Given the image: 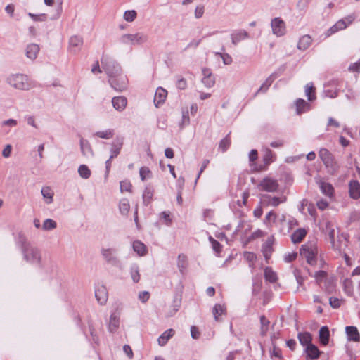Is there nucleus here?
<instances>
[{"instance_id": "nucleus-35", "label": "nucleus", "mask_w": 360, "mask_h": 360, "mask_svg": "<svg viewBox=\"0 0 360 360\" xmlns=\"http://www.w3.org/2000/svg\"><path fill=\"white\" fill-rule=\"evenodd\" d=\"M133 249L140 256H143L146 253V245L139 240H136L133 243Z\"/></svg>"}, {"instance_id": "nucleus-33", "label": "nucleus", "mask_w": 360, "mask_h": 360, "mask_svg": "<svg viewBox=\"0 0 360 360\" xmlns=\"http://www.w3.org/2000/svg\"><path fill=\"white\" fill-rule=\"evenodd\" d=\"M153 193L154 190L151 186H148L145 188L143 193V202L145 205H148L150 203Z\"/></svg>"}, {"instance_id": "nucleus-14", "label": "nucleus", "mask_w": 360, "mask_h": 360, "mask_svg": "<svg viewBox=\"0 0 360 360\" xmlns=\"http://www.w3.org/2000/svg\"><path fill=\"white\" fill-rule=\"evenodd\" d=\"M249 34L244 30H235L231 34V42L233 45H237L240 41L249 38Z\"/></svg>"}, {"instance_id": "nucleus-43", "label": "nucleus", "mask_w": 360, "mask_h": 360, "mask_svg": "<svg viewBox=\"0 0 360 360\" xmlns=\"http://www.w3.org/2000/svg\"><path fill=\"white\" fill-rule=\"evenodd\" d=\"M78 173L82 178L85 179H89L91 174V170L85 165H81L79 167Z\"/></svg>"}, {"instance_id": "nucleus-50", "label": "nucleus", "mask_w": 360, "mask_h": 360, "mask_svg": "<svg viewBox=\"0 0 360 360\" xmlns=\"http://www.w3.org/2000/svg\"><path fill=\"white\" fill-rule=\"evenodd\" d=\"M263 160L264 162L265 165H269L274 161V154L270 149L267 148L265 150V153L263 157Z\"/></svg>"}, {"instance_id": "nucleus-51", "label": "nucleus", "mask_w": 360, "mask_h": 360, "mask_svg": "<svg viewBox=\"0 0 360 360\" xmlns=\"http://www.w3.org/2000/svg\"><path fill=\"white\" fill-rule=\"evenodd\" d=\"M136 12L134 10L127 11L124 13V19L127 22H132L136 18Z\"/></svg>"}, {"instance_id": "nucleus-8", "label": "nucleus", "mask_w": 360, "mask_h": 360, "mask_svg": "<svg viewBox=\"0 0 360 360\" xmlns=\"http://www.w3.org/2000/svg\"><path fill=\"white\" fill-rule=\"evenodd\" d=\"M115 253L116 250L113 248L101 249V255L107 263L114 266L121 267V262Z\"/></svg>"}, {"instance_id": "nucleus-15", "label": "nucleus", "mask_w": 360, "mask_h": 360, "mask_svg": "<svg viewBox=\"0 0 360 360\" xmlns=\"http://www.w3.org/2000/svg\"><path fill=\"white\" fill-rule=\"evenodd\" d=\"M349 196L353 199L360 198V183L357 180H352L349 183Z\"/></svg>"}, {"instance_id": "nucleus-5", "label": "nucleus", "mask_w": 360, "mask_h": 360, "mask_svg": "<svg viewBox=\"0 0 360 360\" xmlns=\"http://www.w3.org/2000/svg\"><path fill=\"white\" fill-rule=\"evenodd\" d=\"M101 65L102 68L108 75L109 78H113L122 72L120 65L115 60L110 58L103 57L101 58Z\"/></svg>"}, {"instance_id": "nucleus-4", "label": "nucleus", "mask_w": 360, "mask_h": 360, "mask_svg": "<svg viewBox=\"0 0 360 360\" xmlns=\"http://www.w3.org/2000/svg\"><path fill=\"white\" fill-rule=\"evenodd\" d=\"M300 252L301 256L306 259L309 265L313 266L316 264L318 250L314 244L307 243L302 245Z\"/></svg>"}, {"instance_id": "nucleus-41", "label": "nucleus", "mask_w": 360, "mask_h": 360, "mask_svg": "<svg viewBox=\"0 0 360 360\" xmlns=\"http://www.w3.org/2000/svg\"><path fill=\"white\" fill-rule=\"evenodd\" d=\"M264 278L266 281L274 283L277 280L276 274L270 267H266L264 269Z\"/></svg>"}, {"instance_id": "nucleus-61", "label": "nucleus", "mask_w": 360, "mask_h": 360, "mask_svg": "<svg viewBox=\"0 0 360 360\" xmlns=\"http://www.w3.org/2000/svg\"><path fill=\"white\" fill-rule=\"evenodd\" d=\"M187 86L186 80L184 78H180L176 82V87L181 90H184Z\"/></svg>"}, {"instance_id": "nucleus-19", "label": "nucleus", "mask_w": 360, "mask_h": 360, "mask_svg": "<svg viewBox=\"0 0 360 360\" xmlns=\"http://www.w3.org/2000/svg\"><path fill=\"white\" fill-rule=\"evenodd\" d=\"M167 95V92L165 89L162 87H159L157 89L156 92L154 96V103L155 105L158 108L159 105L164 103Z\"/></svg>"}, {"instance_id": "nucleus-23", "label": "nucleus", "mask_w": 360, "mask_h": 360, "mask_svg": "<svg viewBox=\"0 0 360 360\" xmlns=\"http://www.w3.org/2000/svg\"><path fill=\"white\" fill-rule=\"evenodd\" d=\"M312 43V39L310 35H303L299 40L297 44V49L299 50L304 51L307 49Z\"/></svg>"}, {"instance_id": "nucleus-30", "label": "nucleus", "mask_w": 360, "mask_h": 360, "mask_svg": "<svg viewBox=\"0 0 360 360\" xmlns=\"http://www.w3.org/2000/svg\"><path fill=\"white\" fill-rule=\"evenodd\" d=\"M80 148L82 154L84 156H92L93 155V150L91 147L89 142L87 140L81 138L80 139Z\"/></svg>"}, {"instance_id": "nucleus-31", "label": "nucleus", "mask_w": 360, "mask_h": 360, "mask_svg": "<svg viewBox=\"0 0 360 360\" xmlns=\"http://www.w3.org/2000/svg\"><path fill=\"white\" fill-rule=\"evenodd\" d=\"M174 330L172 328L165 331L158 339V344L160 346H164L168 340L174 335Z\"/></svg>"}, {"instance_id": "nucleus-57", "label": "nucleus", "mask_w": 360, "mask_h": 360, "mask_svg": "<svg viewBox=\"0 0 360 360\" xmlns=\"http://www.w3.org/2000/svg\"><path fill=\"white\" fill-rule=\"evenodd\" d=\"M210 241L212 243V248L213 250L216 252H219L221 251V244L219 243V242H218L217 240H216L215 239H214L212 237H210Z\"/></svg>"}, {"instance_id": "nucleus-40", "label": "nucleus", "mask_w": 360, "mask_h": 360, "mask_svg": "<svg viewBox=\"0 0 360 360\" xmlns=\"http://www.w3.org/2000/svg\"><path fill=\"white\" fill-rule=\"evenodd\" d=\"M320 188L322 193L326 195L329 197H331L333 195L334 188L330 184L321 182L320 184Z\"/></svg>"}, {"instance_id": "nucleus-47", "label": "nucleus", "mask_w": 360, "mask_h": 360, "mask_svg": "<svg viewBox=\"0 0 360 360\" xmlns=\"http://www.w3.org/2000/svg\"><path fill=\"white\" fill-rule=\"evenodd\" d=\"M231 145V139L229 137V134H228L225 138H224L219 144V148L221 150L222 152H225L229 148Z\"/></svg>"}, {"instance_id": "nucleus-32", "label": "nucleus", "mask_w": 360, "mask_h": 360, "mask_svg": "<svg viewBox=\"0 0 360 360\" xmlns=\"http://www.w3.org/2000/svg\"><path fill=\"white\" fill-rule=\"evenodd\" d=\"M120 326V317L117 314L112 313L110 317L108 325L109 330L112 333L115 331Z\"/></svg>"}, {"instance_id": "nucleus-55", "label": "nucleus", "mask_w": 360, "mask_h": 360, "mask_svg": "<svg viewBox=\"0 0 360 360\" xmlns=\"http://www.w3.org/2000/svg\"><path fill=\"white\" fill-rule=\"evenodd\" d=\"M140 177L142 181H145L146 179V175L151 174L150 170L146 167H142L139 170Z\"/></svg>"}, {"instance_id": "nucleus-16", "label": "nucleus", "mask_w": 360, "mask_h": 360, "mask_svg": "<svg viewBox=\"0 0 360 360\" xmlns=\"http://www.w3.org/2000/svg\"><path fill=\"white\" fill-rule=\"evenodd\" d=\"M347 28L345 20L340 19L335 25L330 27L326 32V37H328L338 31Z\"/></svg>"}, {"instance_id": "nucleus-11", "label": "nucleus", "mask_w": 360, "mask_h": 360, "mask_svg": "<svg viewBox=\"0 0 360 360\" xmlns=\"http://www.w3.org/2000/svg\"><path fill=\"white\" fill-rule=\"evenodd\" d=\"M124 138L121 136H117L113 143H112L110 148V159L116 158L120 153L121 149L123 146Z\"/></svg>"}, {"instance_id": "nucleus-63", "label": "nucleus", "mask_w": 360, "mask_h": 360, "mask_svg": "<svg viewBox=\"0 0 360 360\" xmlns=\"http://www.w3.org/2000/svg\"><path fill=\"white\" fill-rule=\"evenodd\" d=\"M326 276H327V274L326 271H319L315 273L314 276L316 278V279L318 282H320L322 281V279H323L325 277H326Z\"/></svg>"}, {"instance_id": "nucleus-22", "label": "nucleus", "mask_w": 360, "mask_h": 360, "mask_svg": "<svg viewBox=\"0 0 360 360\" xmlns=\"http://www.w3.org/2000/svg\"><path fill=\"white\" fill-rule=\"evenodd\" d=\"M345 331L348 338V340H352L354 342H359L360 340V335L359 331L355 326H347L345 328Z\"/></svg>"}, {"instance_id": "nucleus-53", "label": "nucleus", "mask_w": 360, "mask_h": 360, "mask_svg": "<svg viewBox=\"0 0 360 360\" xmlns=\"http://www.w3.org/2000/svg\"><path fill=\"white\" fill-rule=\"evenodd\" d=\"M28 15L34 21H36V22H38V21L42 22V21H45L46 20V14L36 15V14H33L32 13H28Z\"/></svg>"}, {"instance_id": "nucleus-18", "label": "nucleus", "mask_w": 360, "mask_h": 360, "mask_svg": "<svg viewBox=\"0 0 360 360\" xmlns=\"http://www.w3.org/2000/svg\"><path fill=\"white\" fill-rule=\"evenodd\" d=\"M39 51V45L36 44H30L26 47L25 55L29 59L34 60L37 57Z\"/></svg>"}, {"instance_id": "nucleus-52", "label": "nucleus", "mask_w": 360, "mask_h": 360, "mask_svg": "<svg viewBox=\"0 0 360 360\" xmlns=\"http://www.w3.org/2000/svg\"><path fill=\"white\" fill-rule=\"evenodd\" d=\"M131 186H132L129 180H124V181H120L121 192H123V191L130 192Z\"/></svg>"}, {"instance_id": "nucleus-56", "label": "nucleus", "mask_w": 360, "mask_h": 360, "mask_svg": "<svg viewBox=\"0 0 360 360\" xmlns=\"http://www.w3.org/2000/svg\"><path fill=\"white\" fill-rule=\"evenodd\" d=\"M329 303L333 308L338 309L340 307L341 300L337 297H331L329 299Z\"/></svg>"}, {"instance_id": "nucleus-59", "label": "nucleus", "mask_w": 360, "mask_h": 360, "mask_svg": "<svg viewBox=\"0 0 360 360\" xmlns=\"http://www.w3.org/2000/svg\"><path fill=\"white\" fill-rule=\"evenodd\" d=\"M149 298H150V293L148 291H142V292H140L139 294V299L142 302H147Z\"/></svg>"}, {"instance_id": "nucleus-29", "label": "nucleus", "mask_w": 360, "mask_h": 360, "mask_svg": "<svg viewBox=\"0 0 360 360\" xmlns=\"http://www.w3.org/2000/svg\"><path fill=\"white\" fill-rule=\"evenodd\" d=\"M330 332L327 326H322L319 330V340L321 345H326L329 342Z\"/></svg>"}, {"instance_id": "nucleus-60", "label": "nucleus", "mask_w": 360, "mask_h": 360, "mask_svg": "<svg viewBox=\"0 0 360 360\" xmlns=\"http://www.w3.org/2000/svg\"><path fill=\"white\" fill-rule=\"evenodd\" d=\"M356 16L354 13H352L348 15L347 16L342 18V20H345L347 27L353 23V22L355 20Z\"/></svg>"}, {"instance_id": "nucleus-39", "label": "nucleus", "mask_w": 360, "mask_h": 360, "mask_svg": "<svg viewBox=\"0 0 360 360\" xmlns=\"http://www.w3.org/2000/svg\"><path fill=\"white\" fill-rule=\"evenodd\" d=\"M181 299L175 297L173 301V304L171 307V309L167 313V316H174L180 309L181 307Z\"/></svg>"}, {"instance_id": "nucleus-27", "label": "nucleus", "mask_w": 360, "mask_h": 360, "mask_svg": "<svg viewBox=\"0 0 360 360\" xmlns=\"http://www.w3.org/2000/svg\"><path fill=\"white\" fill-rule=\"evenodd\" d=\"M307 235V231L304 229H298L291 235V240L293 243H300Z\"/></svg>"}, {"instance_id": "nucleus-48", "label": "nucleus", "mask_w": 360, "mask_h": 360, "mask_svg": "<svg viewBox=\"0 0 360 360\" xmlns=\"http://www.w3.org/2000/svg\"><path fill=\"white\" fill-rule=\"evenodd\" d=\"M119 208L122 214H127L130 209L129 200L127 199L122 200L120 202Z\"/></svg>"}, {"instance_id": "nucleus-62", "label": "nucleus", "mask_w": 360, "mask_h": 360, "mask_svg": "<svg viewBox=\"0 0 360 360\" xmlns=\"http://www.w3.org/2000/svg\"><path fill=\"white\" fill-rule=\"evenodd\" d=\"M203 13H204V6H202V5L198 6L195 10V17L196 18H200L203 15Z\"/></svg>"}, {"instance_id": "nucleus-25", "label": "nucleus", "mask_w": 360, "mask_h": 360, "mask_svg": "<svg viewBox=\"0 0 360 360\" xmlns=\"http://www.w3.org/2000/svg\"><path fill=\"white\" fill-rule=\"evenodd\" d=\"M276 78V75L274 73L271 74L262 84L260 88L255 93V96H256L259 93H266Z\"/></svg>"}, {"instance_id": "nucleus-21", "label": "nucleus", "mask_w": 360, "mask_h": 360, "mask_svg": "<svg viewBox=\"0 0 360 360\" xmlns=\"http://www.w3.org/2000/svg\"><path fill=\"white\" fill-rule=\"evenodd\" d=\"M203 78L202 79V83L207 87H212L215 83L214 77L212 75L210 70L207 68L202 69Z\"/></svg>"}, {"instance_id": "nucleus-44", "label": "nucleus", "mask_w": 360, "mask_h": 360, "mask_svg": "<svg viewBox=\"0 0 360 360\" xmlns=\"http://www.w3.org/2000/svg\"><path fill=\"white\" fill-rule=\"evenodd\" d=\"M130 274L133 281L134 283H138L140 280V274L139 267L136 264H134L131 266Z\"/></svg>"}, {"instance_id": "nucleus-49", "label": "nucleus", "mask_w": 360, "mask_h": 360, "mask_svg": "<svg viewBox=\"0 0 360 360\" xmlns=\"http://www.w3.org/2000/svg\"><path fill=\"white\" fill-rule=\"evenodd\" d=\"M264 198H268L269 199L268 204L271 205L274 207L278 206L281 202L285 201V199H286L285 198H283V200H281L278 197H271L270 195H264Z\"/></svg>"}, {"instance_id": "nucleus-42", "label": "nucleus", "mask_w": 360, "mask_h": 360, "mask_svg": "<svg viewBox=\"0 0 360 360\" xmlns=\"http://www.w3.org/2000/svg\"><path fill=\"white\" fill-rule=\"evenodd\" d=\"M226 308L220 304H216L212 309V314L216 321L219 320V316L224 313Z\"/></svg>"}, {"instance_id": "nucleus-45", "label": "nucleus", "mask_w": 360, "mask_h": 360, "mask_svg": "<svg viewBox=\"0 0 360 360\" xmlns=\"http://www.w3.org/2000/svg\"><path fill=\"white\" fill-rule=\"evenodd\" d=\"M57 226L56 222L51 219H46L42 224V229L44 231H51L56 229Z\"/></svg>"}, {"instance_id": "nucleus-20", "label": "nucleus", "mask_w": 360, "mask_h": 360, "mask_svg": "<svg viewBox=\"0 0 360 360\" xmlns=\"http://www.w3.org/2000/svg\"><path fill=\"white\" fill-rule=\"evenodd\" d=\"M323 230L325 234L328 236L332 246L335 248V231L333 224L330 221H327Z\"/></svg>"}, {"instance_id": "nucleus-10", "label": "nucleus", "mask_w": 360, "mask_h": 360, "mask_svg": "<svg viewBox=\"0 0 360 360\" xmlns=\"http://www.w3.org/2000/svg\"><path fill=\"white\" fill-rule=\"evenodd\" d=\"M259 186L262 188V189L267 192H274L276 191L278 188V184L276 180L265 178L264 179Z\"/></svg>"}, {"instance_id": "nucleus-38", "label": "nucleus", "mask_w": 360, "mask_h": 360, "mask_svg": "<svg viewBox=\"0 0 360 360\" xmlns=\"http://www.w3.org/2000/svg\"><path fill=\"white\" fill-rule=\"evenodd\" d=\"M177 266L181 274H184V271L188 266V259L186 256L184 255H179L178 257Z\"/></svg>"}, {"instance_id": "nucleus-37", "label": "nucleus", "mask_w": 360, "mask_h": 360, "mask_svg": "<svg viewBox=\"0 0 360 360\" xmlns=\"http://www.w3.org/2000/svg\"><path fill=\"white\" fill-rule=\"evenodd\" d=\"M41 192L47 204L53 202V192L50 187L42 188Z\"/></svg>"}, {"instance_id": "nucleus-1", "label": "nucleus", "mask_w": 360, "mask_h": 360, "mask_svg": "<svg viewBox=\"0 0 360 360\" xmlns=\"http://www.w3.org/2000/svg\"><path fill=\"white\" fill-rule=\"evenodd\" d=\"M16 243L20 246L23 258L30 263H40L41 254L39 250L29 243L25 234L20 231L18 234Z\"/></svg>"}, {"instance_id": "nucleus-54", "label": "nucleus", "mask_w": 360, "mask_h": 360, "mask_svg": "<svg viewBox=\"0 0 360 360\" xmlns=\"http://www.w3.org/2000/svg\"><path fill=\"white\" fill-rule=\"evenodd\" d=\"M277 215L274 211H270L265 217L264 223L268 224L270 221L274 222L276 219Z\"/></svg>"}, {"instance_id": "nucleus-36", "label": "nucleus", "mask_w": 360, "mask_h": 360, "mask_svg": "<svg viewBox=\"0 0 360 360\" xmlns=\"http://www.w3.org/2000/svg\"><path fill=\"white\" fill-rule=\"evenodd\" d=\"M316 89L311 83H309L305 86V94L309 101H313L316 99Z\"/></svg>"}, {"instance_id": "nucleus-46", "label": "nucleus", "mask_w": 360, "mask_h": 360, "mask_svg": "<svg viewBox=\"0 0 360 360\" xmlns=\"http://www.w3.org/2000/svg\"><path fill=\"white\" fill-rule=\"evenodd\" d=\"M114 135L113 129H108L102 131H97L94 134V136H98L101 139H109L112 138Z\"/></svg>"}, {"instance_id": "nucleus-12", "label": "nucleus", "mask_w": 360, "mask_h": 360, "mask_svg": "<svg viewBox=\"0 0 360 360\" xmlns=\"http://www.w3.org/2000/svg\"><path fill=\"white\" fill-rule=\"evenodd\" d=\"M95 297L101 305L106 304L108 298L107 288L104 285H101L95 290Z\"/></svg>"}, {"instance_id": "nucleus-26", "label": "nucleus", "mask_w": 360, "mask_h": 360, "mask_svg": "<svg viewBox=\"0 0 360 360\" xmlns=\"http://www.w3.org/2000/svg\"><path fill=\"white\" fill-rule=\"evenodd\" d=\"M296 112L301 115L309 110L310 105L302 98H298L295 101Z\"/></svg>"}, {"instance_id": "nucleus-58", "label": "nucleus", "mask_w": 360, "mask_h": 360, "mask_svg": "<svg viewBox=\"0 0 360 360\" xmlns=\"http://www.w3.org/2000/svg\"><path fill=\"white\" fill-rule=\"evenodd\" d=\"M217 54L221 56L225 65H229L232 63V58L228 53H217Z\"/></svg>"}, {"instance_id": "nucleus-2", "label": "nucleus", "mask_w": 360, "mask_h": 360, "mask_svg": "<svg viewBox=\"0 0 360 360\" xmlns=\"http://www.w3.org/2000/svg\"><path fill=\"white\" fill-rule=\"evenodd\" d=\"M7 83L15 89L27 91L34 86L29 77L24 74H11L6 79Z\"/></svg>"}, {"instance_id": "nucleus-6", "label": "nucleus", "mask_w": 360, "mask_h": 360, "mask_svg": "<svg viewBox=\"0 0 360 360\" xmlns=\"http://www.w3.org/2000/svg\"><path fill=\"white\" fill-rule=\"evenodd\" d=\"M148 40V36L143 32H137L136 34H123L120 41L121 43L124 44L131 45H141Z\"/></svg>"}, {"instance_id": "nucleus-17", "label": "nucleus", "mask_w": 360, "mask_h": 360, "mask_svg": "<svg viewBox=\"0 0 360 360\" xmlns=\"http://www.w3.org/2000/svg\"><path fill=\"white\" fill-rule=\"evenodd\" d=\"M113 108L117 111H122L127 106V100L124 96H115L112 99Z\"/></svg>"}, {"instance_id": "nucleus-24", "label": "nucleus", "mask_w": 360, "mask_h": 360, "mask_svg": "<svg viewBox=\"0 0 360 360\" xmlns=\"http://www.w3.org/2000/svg\"><path fill=\"white\" fill-rule=\"evenodd\" d=\"M305 352L307 353V357L311 359H318L321 354L318 347L312 343L305 347Z\"/></svg>"}, {"instance_id": "nucleus-28", "label": "nucleus", "mask_w": 360, "mask_h": 360, "mask_svg": "<svg viewBox=\"0 0 360 360\" xmlns=\"http://www.w3.org/2000/svg\"><path fill=\"white\" fill-rule=\"evenodd\" d=\"M274 241V238L273 236H269L263 246L264 255L266 259H268L271 255L272 252V245Z\"/></svg>"}, {"instance_id": "nucleus-9", "label": "nucleus", "mask_w": 360, "mask_h": 360, "mask_svg": "<svg viewBox=\"0 0 360 360\" xmlns=\"http://www.w3.org/2000/svg\"><path fill=\"white\" fill-rule=\"evenodd\" d=\"M271 27L273 34L276 37H283L286 33L285 22L279 17L271 20Z\"/></svg>"}, {"instance_id": "nucleus-3", "label": "nucleus", "mask_w": 360, "mask_h": 360, "mask_svg": "<svg viewBox=\"0 0 360 360\" xmlns=\"http://www.w3.org/2000/svg\"><path fill=\"white\" fill-rule=\"evenodd\" d=\"M319 155L327 168L330 174L334 175L339 169V165L335 160L333 155L326 148H321L319 150Z\"/></svg>"}, {"instance_id": "nucleus-7", "label": "nucleus", "mask_w": 360, "mask_h": 360, "mask_svg": "<svg viewBox=\"0 0 360 360\" xmlns=\"http://www.w3.org/2000/svg\"><path fill=\"white\" fill-rule=\"evenodd\" d=\"M108 82L112 88L117 91H123L127 87V78L122 72L113 78H109Z\"/></svg>"}, {"instance_id": "nucleus-34", "label": "nucleus", "mask_w": 360, "mask_h": 360, "mask_svg": "<svg viewBox=\"0 0 360 360\" xmlns=\"http://www.w3.org/2000/svg\"><path fill=\"white\" fill-rule=\"evenodd\" d=\"M297 338L300 344L303 346L307 347L309 344H311L312 337L309 332L299 333Z\"/></svg>"}, {"instance_id": "nucleus-13", "label": "nucleus", "mask_w": 360, "mask_h": 360, "mask_svg": "<svg viewBox=\"0 0 360 360\" xmlns=\"http://www.w3.org/2000/svg\"><path fill=\"white\" fill-rule=\"evenodd\" d=\"M83 44L82 37L75 35L70 37L69 41V47L71 52L76 53L80 50Z\"/></svg>"}, {"instance_id": "nucleus-64", "label": "nucleus", "mask_w": 360, "mask_h": 360, "mask_svg": "<svg viewBox=\"0 0 360 360\" xmlns=\"http://www.w3.org/2000/svg\"><path fill=\"white\" fill-rule=\"evenodd\" d=\"M200 332L196 326H191V335L193 339H198L200 338Z\"/></svg>"}]
</instances>
